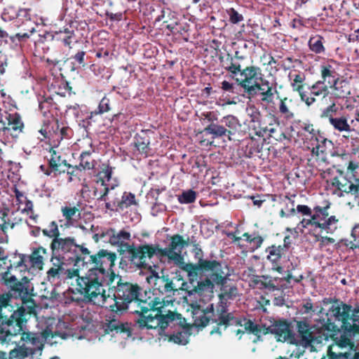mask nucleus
<instances>
[{"label": "nucleus", "mask_w": 359, "mask_h": 359, "mask_svg": "<svg viewBox=\"0 0 359 359\" xmlns=\"http://www.w3.org/2000/svg\"><path fill=\"white\" fill-rule=\"evenodd\" d=\"M252 283L255 287L260 290L265 289L271 292L278 289L275 285L274 280L265 276H256V278L252 280Z\"/></svg>", "instance_id": "36"}, {"label": "nucleus", "mask_w": 359, "mask_h": 359, "mask_svg": "<svg viewBox=\"0 0 359 359\" xmlns=\"http://www.w3.org/2000/svg\"><path fill=\"white\" fill-rule=\"evenodd\" d=\"M297 331L302 343L305 346L311 345L316 340L315 333L312 327L306 320L297 321Z\"/></svg>", "instance_id": "25"}, {"label": "nucleus", "mask_w": 359, "mask_h": 359, "mask_svg": "<svg viewBox=\"0 0 359 359\" xmlns=\"http://www.w3.org/2000/svg\"><path fill=\"white\" fill-rule=\"evenodd\" d=\"M54 125L55 126L52 125L51 129L53 130V136L55 135L58 143L62 140H68L73 136L74 133L70 127L64 124L60 126L57 120L55 121Z\"/></svg>", "instance_id": "32"}, {"label": "nucleus", "mask_w": 359, "mask_h": 359, "mask_svg": "<svg viewBox=\"0 0 359 359\" xmlns=\"http://www.w3.org/2000/svg\"><path fill=\"white\" fill-rule=\"evenodd\" d=\"M290 87L293 92L297 93L301 99L305 92L306 74L300 71H294L288 74Z\"/></svg>", "instance_id": "26"}, {"label": "nucleus", "mask_w": 359, "mask_h": 359, "mask_svg": "<svg viewBox=\"0 0 359 359\" xmlns=\"http://www.w3.org/2000/svg\"><path fill=\"white\" fill-rule=\"evenodd\" d=\"M327 88L335 100H344L351 95L350 83L344 76L332 86H327Z\"/></svg>", "instance_id": "22"}, {"label": "nucleus", "mask_w": 359, "mask_h": 359, "mask_svg": "<svg viewBox=\"0 0 359 359\" xmlns=\"http://www.w3.org/2000/svg\"><path fill=\"white\" fill-rule=\"evenodd\" d=\"M229 72L232 75H236L238 73L241 74L243 69H241V60H235L231 63V66L228 67Z\"/></svg>", "instance_id": "61"}, {"label": "nucleus", "mask_w": 359, "mask_h": 359, "mask_svg": "<svg viewBox=\"0 0 359 359\" xmlns=\"http://www.w3.org/2000/svg\"><path fill=\"white\" fill-rule=\"evenodd\" d=\"M212 323H216L217 326L210 331L211 335L215 333H217L219 335H222V332L219 329L220 326H224V328H226L228 326L233 323H235L237 325H242L241 321L237 318H235L232 313L223 315H217V318H215L214 316L212 319Z\"/></svg>", "instance_id": "27"}, {"label": "nucleus", "mask_w": 359, "mask_h": 359, "mask_svg": "<svg viewBox=\"0 0 359 359\" xmlns=\"http://www.w3.org/2000/svg\"><path fill=\"white\" fill-rule=\"evenodd\" d=\"M25 323H25L23 324L22 327V331H20L19 333H18L15 335L9 334V335L6 336L7 340L4 341L0 340V341L1 343H5V342L9 343L11 341L12 337H15L18 334H21L22 335L21 336L22 341H23L27 344H30L33 345L34 346H35L36 351V350L42 351L44 345L42 341V337H41V334L23 331V326L25 325Z\"/></svg>", "instance_id": "23"}, {"label": "nucleus", "mask_w": 359, "mask_h": 359, "mask_svg": "<svg viewBox=\"0 0 359 359\" xmlns=\"http://www.w3.org/2000/svg\"><path fill=\"white\" fill-rule=\"evenodd\" d=\"M111 109L110 98L105 95L100 100L97 109L91 112L92 115L102 114L109 111Z\"/></svg>", "instance_id": "47"}, {"label": "nucleus", "mask_w": 359, "mask_h": 359, "mask_svg": "<svg viewBox=\"0 0 359 359\" xmlns=\"http://www.w3.org/2000/svg\"><path fill=\"white\" fill-rule=\"evenodd\" d=\"M44 236L51 239L50 249L51 255L66 259L74 264V267H79L82 271H86L82 278L77 280L79 290L84 285L90 273L95 269L98 264H103L104 257L108 255V250L100 249L95 253L85 246L79 245L74 236H62L55 221L49 223L48 228L42 230Z\"/></svg>", "instance_id": "3"}, {"label": "nucleus", "mask_w": 359, "mask_h": 359, "mask_svg": "<svg viewBox=\"0 0 359 359\" xmlns=\"http://www.w3.org/2000/svg\"><path fill=\"white\" fill-rule=\"evenodd\" d=\"M81 203H78L77 206H63L61 208V212L65 219V225L69 227L73 225L75 222L81 218Z\"/></svg>", "instance_id": "29"}, {"label": "nucleus", "mask_w": 359, "mask_h": 359, "mask_svg": "<svg viewBox=\"0 0 359 359\" xmlns=\"http://www.w3.org/2000/svg\"><path fill=\"white\" fill-rule=\"evenodd\" d=\"M308 90L309 92L305 90L300 99L307 107H312L317 102V97H322L323 98H325L330 94L327 86L323 85L318 80L312 85L309 86Z\"/></svg>", "instance_id": "18"}, {"label": "nucleus", "mask_w": 359, "mask_h": 359, "mask_svg": "<svg viewBox=\"0 0 359 359\" xmlns=\"http://www.w3.org/2000/svg\"><path fill=\"white\" fill-rule=\"evenodd\" d=\"M50 157L48 159V167L53 170L55 176L65 173L66 170L62 167L70 168L72 165L68 163L67 160L62 158L60 152L51 147L50 151Z\"/></svg>", "instance_id": "21"}, {"label": "nucleus", "mask_w": 359, "mask_h": 359, "mask_svg": "<svg viewBox=\"0 0 359 359\" xmlns=\"http://www.w3.org/2000/svg\"><path fill=\"white\" fill-rule=\"evenodd\" d=\"M245 330L250 331L251 333L257 334L260 331V328L258 325L255 324L252 320H248L245 324Z\"/></svg>", "instance_id": "64"}, {"label": "nucleus", "mask_w": 359, "mask_h": 359, "mask_svg": "<svg viewBox=\"0 0 359 359\" xmlns=\"http://www.w3.org/2000/svg\"><path fill=\"white\" fill-rule=\"evenodd\" d=\"M21 25L23 27V28L22 29V30L20 32L28 33L29 38L33 33H34L36 32L35 27L36 25L34 23V22L31 20L30 18L26 19L25 22H22Z\"/></svg>", "instance_id": "55"}, {"label": "nucleus", "mask_w": 359, "mask_h": 359, "mask_svg": "<svg viewBox=\"0 0 359 359\" xmlns=\"http://www.w3.org/2000/svg\"><path fill=\"white\" fill-rule=\"evenodd\" d=\"M55 103L51 97H43L42 100L39 101V107L43 115L46 116L51 111Z\"/></svg>", "instance_id": "49"}, {"label": "nucleus", "mask_w": 359, "mask_h": 359, "mask_svg": "<svg viewBox=\"0 0 359 359\" xmlns=\"http://www.w3.org/2000/svg\"><path fill=\"white\" fill-rule=\"evenodd\" d=\"M272 334L278 341H292L294 335L291 330L290 323L286 319L275 320L270 326L266 328L264 334Z\"/></svg>", "instance_id": "14"}, {"label": "nucleus", "mask_w": 359, "mask_h": 359, "mask_svg": "<svg viewBox=\"0 0 359 359\" xmlns=\"http://www.w3.org/2000/svg\"><path fill=\"white\" fill-rule=\"evenodd\" d=\"M351 236L353 238V241H348V240H341V242L351 250H353L359 248V222L354 224L351 230Z\"/></svg>", "instance_id": "41"}, {"label": "nucleus", "mask_w": 359, "mask_h": 359, "mask_svg": "<svg viewBox=\"0 0 359 359\" xmlns=\"http://www.w3.org/2000/svg\"><path fill=\"white\" fill-rule=\"evenodd\" d=\"M316 140L317 141L318 144L316 147H313L311 153L313 155L321 157V158L325 161L327 154V149L332 147L333 142L332 140L321 136L319 137H316Z\"/></svg>", "instance_id": "31"}, {"label": "nucleus", "mask_w": 359, "mask_h": 359, "mask_svg": "<svg viewBox=\"0 0 359 359\" xmlns=\"http://www.w3.org/2000/svg\"><path fill=\"white\" fill-rule=\"evenodd\" d=\"M47 253V249L42 246L34 248L29 256V260L33 266L41 269L43 264V255H46Z\"/></svg>", "instance_id": "40"}, {"label": "nucleus", "mask_w": 359, "mask_h": 359, "mask_svg": "<svg viewBox=\"0 0 359 359\" xmlns=\"http://www.w3.org/2000/svg\"><path fill=\"white\" fill-rule=\"evenodd\" d=\"M150 130H142L136 133L134 137V144L139 153L147 157L151 151L150 148Z\"/></svg>", "instance_id": "24"}, {"label": "nucleus", "mask_w": 359, "mask_h": 359, "mask_svg": "<svg viewBox=\"0 0 359 359\" xmlns=\"http://www.w3.org/2000/svg\"><path fill=\"white\" fill-rule=\"evenodd\" d=\"M156 281L163 284L161 292L165 293L175 292L177 291V288L172 280H170L168 276H162L157 277Z\"/></svg>", "instance_id": "44"}, {"label": "nucleus", "mask_w": 359, "mask_h": 359, "mask_svg": "<svg viewBox=\"0 0 359 359\" xmlns=\"http://www.w3.org/2000/svg\"><path fill=\"white\" fill-rule=\"evenodd\" d=\"M288 98L285 97L281 98L278 104V113L286 120L292 119L294 117V114L292 112L287 104Z\"/></svg>", "instance_id": "45"}, {"label": "nucleus", "mask_w": 359, "mask_h": 359, "mask_svg": "<svg viewBox=\"0 0 359 359\" xmlns=\"http://www.w3.org/2000/svg\"><path fill=\"white\" fill-rule=\"evenodd\" d=\"M241 75L243 79L236 78L235 81L246 94L254 87V83H260L265 79L262 69L255 65L245 67Z\"/></svg>", "instance_id": "13"}, {"label": "nucleus", "mask_w": 359, "mask_h": 359, "mask_svg": "<svg viewBox=\"0 0 359 359\" xmlns=\"http://www.w3.org/2000/svg\"><path fill=\"white\" fill-rule=\"evenodd\" d=\"M358 168V163L349 161L346 173L341 170H337L339 175L331 180V185L335 188L334 194L339 197L350 195L355 198H359V177L353 173Z\"/></svg>", "instance_id": "7"}, {"label": "nucleus", "mask_w": 359, "mask_h": 359, "mask_svg": "<svg viewBox=\"0 0 359 359\" xmlns=\"http://www.w3.org/2000/svg\"><path fill=\"white\" fill-rule=\"evenodd\" d=\"M331 203L326 202L325 205L321 207L316 205L313 209V215L309 219H303L302 226L305 228L311 226L316 233H333L337 229L339 219L335 215H330L328 210Z\"/></svg>", "instance_id": "6"}, {"label": "nucleus", "mask_w": 359, "mask_h": 359, "mask_svg": "<svg viewBox=\"0 0 359 359\" xmlns=\"http://www.w3.org/2000/svg\"><path fill=\"white\" fill-rule=\"evenodd\" d=\"M339 62L334 60H328L320 66V79L318 80L323 85L332 86L341 76L339 73Z\"/></svg>", "instance_id": "15"}, {"label": "nucleus", "mask_w": 359, "mask_h": 359, "mask_svg": "<svg viewBox=\"0 0 359 359\" xmlns=\"http://www.w3.org/2000/svg\"><path fill=\"white\" fill-rule=\"evenodd\" d=\"M229 313L228 312V304L227 301L225 299H219V302L217 305L216 308V314L217 315H223Z\"/></svg>", "instance_id": "60"}, {"label": "nucleus", "mask_w": 359, "mask_h": 359, "mask_svg": "<svg viewBox=\"0 0 359 359\" xmlns=\"http://www.w3.org/2000/svg\"><path fill=\"white\" fill-rule=\"evenodd\" d=\"M220 123L221 124L211 123L203 131L207 135H211L214 139L226 137L229 141L238 140L245 135V128L235 116H225L221 119Z\"/></svg>", "instance_id": "8"}, {"label": "nucleus", "mask_w": 359, "mask_h": 359, "mask_svg": "<svg viewBox=\"0 0 359 359\" xmlns=\"http://www.w3.org/2000/svg\"><path fill=\"white\" fill-rule=\"evenodd\" d=\"M244 240L248 243V249L250 252H255L261 248L264 241V238L258 231H254L252 233L245 232L243 234Z\"/></svg>", "instance_id": "33"}, {"label": "nucleus", "mask_w": 359, "mask_h": 359, "mask_svg": "<svg viewBox=\"0 0 359 359\" xmlns=\"http://www.w3.org/2000/svg\"><path fill=\"white\" fill-rule=\"evenodd\" d=\"M29 39V34L27 32H18L14 35H8V43L12 48H16L21 46L22 42L27 41Z\"/></svg>", "instance_id": "43"}, {"label": "nucleus", "mask_w": 359, "mask_h": 359, "mask_svg": "<svg viewBox=\"0 0 359 359\" xmlns=\"http://www.w3.org/2000/svg\"><path fill=\"white\" fill-rule=\"evenodd\" d=\"M137 202L135 199V195L131 192L124 191L121 199L116 203L114 202V205L116 207V210H123L127 209L131 205H137Z\"/></svg>", "instance_id": "34"}, {"label": "nucleus", "mask_w": 359, "mask_h": 359, "mask_svg": "<svg viewBox=\"0 0 359 359\" xmlns=\"http://www.w3.org/2000/svg\"><path fill=\"white\" fill-rule=\"evenodd\" d=\"M6 121H1L3 123L1 128L4 134L10 135L13 138H18L23 132L24 123L18 113L6 114L5 116Z\"/></svg>", "instance_id": "17"}, {"label": "nucleus", "mask_w": 359, "mask_h": 359, "mask_svg": "<svg viewBox=\"0 0 359 359\" xmlns=\"http://www.w3.org/2000/svg\"><path fill=\"white\" fill-rule=\"evenodd\" d=\"M57 40L62 41L65 46L72 48L71 45L74 42H77L76 34L74 29L70 28H64L56 33Z\"/></svg>", "instance_id": "35"}, {"label": "nucleus", "mask_w": 359, "mask_h": 359, "mask_svg": "<svg viewBox=\"0 0 359 359\" xmlns=\"http://www.w3.org/2000/svg\"><path fill=\"white\" fill-rule=\"evenodd\" d=\"M86 51L79 50L75 55H72L70 59L74 60L78 65L84 67L86 65L85 61Z\"/></svg>", "instance_id": "59"}, {"label": "nucleus", "mask_w": 359, "mask_h": 359, "mask_svg": "<svg viewBox=\"0 0 359 359\" xmlns=\"http://www.w3.org/2000/svg\"><path fill=\"white\" fill-rule=\"evenodd\" d=\"M12 269L11 265L0 274V282L7 289L0 295V340L3 341L7 340L6 336L22 331L29 317L36 313L29 279L24 276L19 280Z\"/></svg>", "instance_id": "2"}, {"label": "nucleus", "mask_w": 359, "mask_h": 359, "mask_svg": "<svg viewBox=\"0 0 359 359\" xmlns=\"http://www.w3.org/2000/svg\"><path fill=\"white\" fill-rule=\"evenodd\" d=\"M276 88V83H273L266 79H264L260 83H254V87L247 95L249 98L256 97L260 95L261 101L267 104L274 102L276 94H278Z\"/></svg>", "instance_id": "12"}, {"label": "nucleus", "mask_w": 359, "mask_h": 359, "mask_svg": "<svg viewBox=\"0 0 359 359\" xmlns=\"http://www.w3.org/2000/svg\"><path fill=\"white\" fill-rule=\"evenodd\" d=\"M266 260L271 264L272 270L281 273L283 268L281 266V261L285 257V249L281 245H271L265 249Z\"/></svg>", "instance_id": "20"}, {"label": "nucleus", "mask_w": 359, "mask_h": 359, "mask_svg": "<svg viewBox=\"0 0 359 359\" xmlns=\"http://www.w3.org/2000/svg\"><path fill=\"white\" fill-rule=\"evenodd\" d=\"M168 341L180 345H186L189 340L190 334L187 331L177 332L176 334L166 335Z\"/></svg>", "instance_id": "46"}, {"label": "nucleus", "mask_w": 359, "mask_h": 359, "mask_svg": "<svg viewBox=\"0 0 359 359\" xmlns=\"http://www.w3.org/2000/svg\"><path fill=\"white\" fill-rule=\"evenodd\" d=\"M330 311L335 319L341 321V328L346 334L355 335L359 333V313L358 307L351 312V306L341 303L340 305H332Z\"/></svg>", "instance_id": "10"}, {"label": "nucleus", "mask_w": 359, "mask_h": 359, "mask_svg": "<svg viewBox=\"0 0 359 359\" xmlns=\"http://www.w3.org/2000/svg\"><path fill=\"white\" fill-rule=\"evenodd\" d=\"M302 128L305 132H307L311 135L312 138L314 137H316L317 135L319 133V130H316L314 128L313 124L310 123H303Z\"/></svg>", "instance_id": "63"}, {"label": "nucleus", "mask_w": 359, "mask_h": 359, "mask_svg": "<svg viewBox=\"0 0 359 359\" xmlns=\"http://www.w3.org/2000/svg\"><path fill=\"white\" fill-rule=\"evenodd\" d=\"M116 333H125L128 337H130L132 335V329L130 327V324L128 323L121 322Z\"/></svg>", "instance_id": "62"}, {"label": "nucleus", "mask_w": 359, "mask_h": 359, "mask_svg": "<svg viewBox=\"0 0 359 359\" xmlns=\"http://www.w3.org/2000/svg\"><path fill=\"white\" fill-rule=\"evenodd\" d=\"M181 235L175 234L170 238V243L168 248H162L159 245L156 244H144L146 259L152 258L154 255L160 257H168V259L175 262V263H181L183 262V257L182 256V248L181 247Z\"/></svg>", "instance_id": "9"}, {"label": "nucleus", "mask_w": 359, "mask_h": 359, "mask_svg": "<svg viewBox=\"0 0 359 359\" xmlns=\"http://www.w3.org/2000/svg\"><path fill=\"white\" fill-rule=\"evenodd\" d=\"M192 252L197 263H184L182 269L187 273L189 283L184 282L182 276L177 280H182L179 289L184 290L189 295L197 293L202 294L205 292H212L215 284H222L226 274L224 269L227 265L216 259H203V251L199 244L192 247Z\"/></svg>", "instance_id": "4"}, {"label": "nucleus", "mask_w": 359, "mask_h": 359, "mask_svg": "<svg viewBox=\"0 0 359 359\" xmlns=\"http://www.w3.org/2000/svg\"><path fill=\"white\" fill-rule=\"evenodd\" d=\"M259 113L258 112L257 114L254 115L251 120V128L254 130V134L258 137H264L267 133L270 136L272 135L276 131V129L273 127L272 125H269V126H264L259 121Z\"/></svg>", "instance_id": "30"}, {"label": "nucleus", "mask_w": 359, "mask_h": 359, "mask_svg": "<svg viewBox=\"0 0 359 359\" xmlns=\"http://www.w3.org/2000/svg\"><path fill=\"white\" fill-rule=\"evenodd\" d=\"M226 13L229 17V21L232 24H238L244 20L243 16L238 13L233 8L227 9Z\"/></svg>", "instance_id": "54"}, {"label": "nucleus", "mask_w": 359, "mask_h": 359, "mask_svg": "<svg viewBox=\"0 0 359 359\" xmlns=\"http://www.w3.org/2000/svg\"><path fill=\"white\" fill-rule=\"evenodd\" d=\"M120 323L121 321L116 319L114 316L112 318L109 317V319H106V323L103 325L105 333L116 332Z\"/></svg>", "instance_id": "51"}, {"label": "nucleus", "mask_w": 359, "mask_h": 359, "mask_svg": "<svg viewBox=\"0 0 359 359\" xmlns=\"http://www.w3.org/2000/svg\"><path fill=\"white\" fill-rule=\"evenodd\" d=\"M323 233H324L318 232L313 234L316 241L319 242V245L320 248H323L335 243V239L327 236H323Z\"/></svg>", "instance_id": "53"}, {"label": "nucleus", "mask_w": 359, "mask_h": 359, "mask_svg": "<svg viewBox=\"0 0 359 359\" xmlns=\"http://www.w3.org/2000/svg\"><path fill=\"white\" fill-rule=\"evenodd\" d=\"M66 259L56 256H50V262L51 267L46 272L47 280L50 282H54L56 280L72 279L76 278V280L82 278L79 271L82 270L79 267L67 269L65 263Z\"/></svg>", "instance_id": "11"}, {"label": "nucleus", "mask_w": 359, "mask_h": 359, "mask_svg": "<svg viewBox=\"0 0 359 359\" xmlns=\"http://www.w3.org/2000/svg\"><path fill=\"white\" fill-rule=\"evenodd\" d=\"M93 151L94 149L91 148L90 150L82 151L80 154L79 161L83 163L84 168L87 170L93 169L97 164L96 161L91 156Z\"/></svg>", "instance_id": "42"}, {"label": "nucleus", "mask_w": 359, "mask_h": 359, "mask_svg": "<svg viewBox=\"0 0 359 359\" xmlns=\"http://www.w3.org/2000/svg\"><path fill=\"white\" fill-rule=\"evenodd\" d=\"M285 200L291 203V208H290V210H288V212H286L284 209H281L280 210L279 215L282 218L294 216L296 213V210L294 208V201L291 200V198L287 196H285Z\"/></svg>", "instance_id": "58"}, {"label": "nucleus", "mask_w": 359, "mask_h": 359, "mask_svg": "<svg viewBox=\"0 0 359 359\" xmlns=\"http://www.w3.org/2000/svg\"><path fill=\"white\" fill-rule=\"evenodd\" d=\"M107 254L102 259L103 264H98L90 273L79 293L86 301L94 304L99 296L104 302L111 300L112 304L106 308L116 313L122 314L129 309L131 304H136L137 309L130 311L136 314L134 325L140 330H157L158 334L162 336L170 323L181 319L182 315L170 311L166 312L163 298L151 290L145 291L142 294V288L137 283L128 282L116 274L113 269L116 254L109 250Z\"/></svg>", "instance_id": "1"}, {"label": "nucleus", "mask_w": 359, "mask_h": 359, "mask_svg": "<svg viewBox=\"0 0 359 359\" xmlns=\"http://www.w3.org/2000/svg\"><path fill=\"white\" fill-rule=\"evenodd\" d=\"M113 168L109 163H102L100 170L97 173V183H100L102 186H105L107 182L111 178Z\"/></svg>", "instance_id": "39"}, {"label": "nucleus", "mask_w": 359, "mask_h": 359, "mask_svg": "<svg viewBox=\"0 0 359 359\" xmlns=\"http://www.w3.org/2000/svg\"><path fill=\"white\" fill-rule=\"evenodd\" d=\"M51 123L49 121L45 122L39 132L45 139L54 138L53 130L51 129Z\"/></svg>", "instance_id": "57"}, {"label": "nucleus", "mask_w": 359, "mask_h": 359, "mask_svg": "<svg viewBox=\"0 0 359 359\" xmlns=\"http://www.w3.org/2000/svg\"><path fill=\"white\" fill-rule=\"evenodd\" d=\"M196 192L192 189L184 191L177 196V200L181 204H189L194 203L196 199Z\"/></svg>", "instance_id": "48"}, {"label": "nucleus", "mask_w": 359, "mask_h": 359, "mask_svg": "<svg viewBox=\"0 0 359 359\" xmlns=\"http://www.w3.org/2000/svg\"><path fill=\"white\" fill-rule=\"evenodd\" d=\"M191 306L194 323L196 327H205L210 323H212L213 317L215 316L213 304L208 305L205 309H202L200 305Z\"/></svg>", "instance_id": "19"}, {"label": "nucleus", "mask_w": 359, "mask_h": 359, "mask_svg": "<svg viewBox=\"0 0 359 359\" xmlns=\"http://www.w3.org/2000/svg\"><path fill=\"white\" fill-rule=\"evenodd\" d=\"M161 20L165 24V27L173 34H180L182 35L189 31V24L184 21H177L175 13L168 8L163 10L161 15L156 19V20Z\"/></svg>", "instance_id": "16"}, {"label": "nucleus", "mask_w": 359, "mask_h": 359, "mask_svg": "<svg viewBox=\"0 0 359 359\" xmlns=\"http://www.w3.org/2000/svg\"><path fill=\"white\" fill-rule=\"evenodd\" d=\"M224 273L226 274V276L224 278L222 284H215V285L221 286V293L219 294V299H225L228 301L229 299H235L238 294V288L236 285L229 286L226 285L227 280L230 276L229 267L227 266V269H224Z\"/></svg>", "instance_id": "28"}, {"label": "nucleus", "mask_w": 359, "mask_h": 359, "mask_svg": "<svg viewBox=\"0 0 359 359\" xmlns=\"http://www.w3.org/2000/svg\"><path fill=\"white\" fill-rule=\"evenodd\" d=\"M322 328L327 332L325 339H327L328 337H334V335L339 331L337 325L332 322L330 318L327 319L326 322L323 325Z\"/></svg>", "instance_id": "50"}, {"label": "nucleus", "mask_w": 359, "mask_h": 359, "mask_svg": "<svg viewBox=\"0 0 359 359\" xmlns=\"http://www.w3.org/2000/svg\"><path fill=\"white\" fill-rule=\"evenodd\" d=\"M330 124L335 130L339 132H350L351 130V126L348 123V115H341L339 117H334L330 119Z\"/></svg>", "instance_id": "38"}, {"label": "nucleus", "mask_w": 359, "mask_h": 359, "mask_svg": "<svg viewBox=\"0 0 359 359\" xmlns=\"http://www.w3.org/2000/svg\"><path fill=\"white\" fill-rule=\"evenodd\" d=\"M17 352L18 353V358L24 359L27 358L28 355H33L34 354H35L36 348L21 346L19 348H17Z\"/></svg>", "instance_id": "56"}, {"label": "nucleus", "mask_w": 359, "mask_h": 359, "mask_svg": "<svg viewBox=\"0 0 359 359\" xmlns=\"http://www.w3.org/2000/svg\"><path fill=\"white\" fill-rule=\"evenodd\" d=\"M108 234L109 235V243L112 245L118 246V252L120 255L119 266L122 269L136 267L137 269H146L148 264L146 262L145 251L142 249L144 245H135L127 242L130 240V233L125 230L116 232L114 229H110Z\"/></svg>", "instance_id": "5"}, {"label": "nucleus", "mask_w": 359, "mask_h": 359, "mask_svg": "<svg viewBox=\"0 0 359 359\" xmlns=\"http://www.w3.org/2000/svg\"><path fill=\"white\" fill-rule=\"evenodd\" d=\"M338 107L334 102L326 107L321 113L320 117L327 118L329 122L330 119L334 118V115L337 112Z\"/></svg>", "instance_id": "52"}, {"label": "nucleus", "mask_w": 359, "mask_h": 359, "mask_svg": "<svg viewBox=\"0 0 359 359\" xmlns=\"http://www.w3.org/2000/svg\"><path fill=\"white\" fill-rule=\"evenodd\" d=\"M325 43V38L320 35H315L310 37L309 40V47L310 50L316 54L325 53V48L324 43Z\"/></svg>", "instance_id": "37"}]
</instances>
